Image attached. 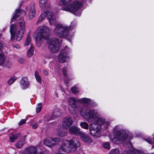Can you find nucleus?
Listing matches in <instances>:
<instances>
[{
	"mask_svg": "<svg viewBox=\"0 0 154 154\" xmlns=\"http://www.w3.org/2000/svg\"><path fill=\"white\" fill-rule=\"evenodd\" d=\"M46 17H47L50 25H55V28L54 30V33L60 38L68 39L69 36V32L71 30L70 27L62 24H56L57 21L55 16L52 12L49 11L42 12L37 22H40L42 21Z\"/></svg>",
	"mask_w": 154,
	"mask_h": 154,
	"instance_id": "1",
	"label": "nucleus"
},
{
	"mask_svg": "<svg viewBox=\"0 0 154 154\" xmlns=\"http://www.w3.org/2000/svg\"><path fill=\"white\" fill-rule=\"evenodd\" d=\"M81 115L86 120L91 122L95 121L96 123L100 126L106 123L107 125H109L110 123L106 121L102 117H100L97 111L94 109H85L82 108L80 112Z\"/></svg>",
	"mask_w": 154,
	"mask_h": 154,
	"instance_id": "2",
	"label": "nucleus"
},
{
	"mask_svg": "<svg viewBox=\"0 0 154 154\" xmlns=\"http://www.w3.org/2000/svg\"><path fill=\"white\" fill-rule=\"evenodd\" d=\"M79 145L80 143L76 138L64 140L62 142L58 152L55 154H65V152H74Z\"/></svg>",
	"mask_w": 154,
	"mask_h": 154,
	"instance_id": "3",
	"label": "nucleus"
},
{
	"mask_svg": "<svg viewBox=\"0 0 154 154\" xmlns=\"http://www.w3.org/2000/svg\"><path fill=\"white\" fill-rule=\"evenodd\" d=\"M17 26L16 24H13L10 26L11 39V41L14 39L15 34L16 35V40L18 41H20L23 36L26 27L25 22L24 20L21 18Z\"/></svg>",
	"mask_w": 154,
	"mask_h": 154,
	"instance_id": "4",
	"label": "nucleus"
},
{
	"mask_svg": "<svg viewBox=\"0 0 154 154\" xmlns=\"http://www.w3.org/2000/svg\"><path fill=\"white\" fill-rule=\"evenodd\" d=\"M132 137L129 135L125 131L123 130H120L116 131L115 134L114 140L116 142H122L126 147L131 146V143L130 141Z\"/></svg>",
	"mask_w": 154,
	"mask_h": 154,
	"instance_id": "5",
	"label": "nucleus"
},
{
	"mask_svg": "<svg viewBox=\"0 0 154 154\" xmlns=\"http://www.w3.org/2000/svg\"><path fill=\"white\" fill-rule=\"evenodd\" d=\"M35 39L37 42H40L41 40L45 38L50 32L49 28L46 26H40L39 27L37 30Z\"/></svg>",
	"mask_w": 154,
	"mask_h": 154,
	"instance_id": "6",
	"label": "nucleus"
},
{
	"mask_svg": "<svg viewBox=\"0 0 154 154\" xmlns=\"http://www.w3.org/2000/svg\"><path fill=\"white\" fill-rule=\"evenodd\" d=\"M82 3L78 1L74 2L72 4L69 5L64 7L62 8L64 11H69L75 15L79 16V14H78L79 9L81 7Z\"/></svg>",
	"mask_w": 154,
	"mask_h": 154,
	"instance_id": "7",
	"label": "nucleus"
},
{
	"mask_svg": "<svg viewBox=\"0 0 154 154\" xmlns=\"http://www.w3.org/2000/svg\"><path fill=\"white\" fill-rule=\"evenodd\" d=\"M48 48L50 51L53 53H57L59 51L60 46L58 39L56 38H52L48 41Z\"/></svg>",
	"mask_w": 154,
	"mask_h": 154,
	"instance_id": "8",
	"label": "nucleus"
},
{
	"mask_svg": "<svg viewBox=\"0 0 154 154\" xmlns=\"http://www.w3.org/2000/svg\"><path fill=\"white\" fill-rule=\"evenodd\" d=\"M101 128L95 123H91L90 125L89 130L91 135L96 137H99L101 136Z\"/></svg>",
	"mask_w": 154,
	"mask_h": 154,
	"instance_id": "9",
	"label": "nucleus"
},
{
	"mask_svg": "<svg viewBox=\"0 0 154 154\" xmlns=\"http://www.w3.org/2000/svg\"><path fill=\"white\" fill-rule=\"evenodd\" d=\"M61 140V139L60 138L56 137L52 138L49 137L44 140V143L46 146L51 147L57 145Z\"/></svg>",
	"mask_w": 154,
	"mask_h": 154,
	"instance_id": "10",
	"label": "nucleus"
},
{
	"mask_svg": "<svg viewBox=\"0 0 154 154\" xmlns=\"http://www.w3.org/2000/svg\"><path fill=\"white\" fill-rule=\"evenodd\" d=\"M67 47L65 48L64 50H62L60 53L58 58L59 61L61 63H64L69 59L68 54L69 52L67 51Z\"/></svg>",
	"mask_w": 154,
	"mask_h": 154,
	"instance_id": "11",
	"label": "nucleus"
},
{
	"mask_svg": "<svg viewBox=\"0 0 154 154\" xmlns=\"http://www.w3.org/2000/svg\"><path fill=\"white\" fill-rule=\"evenodd\" d=\"M72 119L69 117L65 118L63 120L62 126L63 128L67 129L71 126L73 123Z\"/></svg>",
	"mask_w": 154,
	"mask_h": 154,
	"instance_id": "12",
	"label": "nucleus"
},
{
	"mask_svg": "<svg viewBox=\"0 0 154 154\" xmlns=\"http://www.w3.org/2000/svg\"><path fill=\"white\" fill-rule=\"evenodd\" d=\"M23 154H37V149L35 146H30L25 149L23 151Z\"/></svg>",
	"mask_w": 154,
	"mask_h": 154,
	"instance_id": "13",
	"label": "nucleus"
},
{
	"mask_svg": "<svg viewBox=\"0 0 154 154\" xmlns=\"http://www.w3.org/2000/svg\"><path fill=\"white\" fill-rule=\"evenodd\" d=\"M77 101L73 97L70 98L69 100V109L71 112L75 111V108H76L75 102Z\"/></svg>",
	"mask_w": 154,
	"mask_h": 154,
	"instance_id": "14",
	"label": "nucleus"
},
{
	"mask_svg": "<svg viewBox=\"0 0 154 154\" xmlns=\"http://www.w3.org/2000/svg\"><path fill=\"white\" fill-rule=\"evenodd\" d=\"M68 132L71 134L79 135L81 131H80L79 129L77 127L72 126L69 128Z\"/></svg>",
	"mask_w": 154,
	"mask_h": 154,
	"instance_id": "15",
	"label": "nucleus"
},
{
	"mask_svg": "<svg viewBox=\"0 0 154 154\" xmlns=\"http://www.w3.org/2000/svg\"><path fill=\"white\" fill-rule=\"evenodd\" d=\"M79 135L80 136L81 140L85 142L88 143H91L93 142V140L91 138L81 131Z\"/></svg>",
	"mask_w": 154,
	"mask_h": 154,
	"instance_id": "16",
	"label": "nucleus"
},
{
	"mask_svg": "<svg viewBox=\"0 0 154 154\" xmlns=\"http://www.w3.org/2000/svg\"><path fill=\"white\" fill-rule=\"evenodd\" d=\"M61 113L59 112H54V113L51 116L47 115L44 118V121L45 122H48L49 121L53 119L55 117H58L60 115Z\"/></svg>",
	"mask_w": 154,
	"mask_h": 154,
	"instance_id": "17",
	"label": "nucleus"
},
{
	"mask_svg": "<svg viewBox=\"0 0 154 154\" xmlns=\"http://www.w3.org/2000/svg\"><path fill=\"white\" fill-rule=\"evenodd\" d=\"M20 85L22 89H24L27 88L29 85L28 79L26 77H23L20 80Z\"/></svg>",
	"mask_w": 154,
	"mask_h": 154,
	"instance_id": "18",
	"label": "nucleus"
},
{
	"mask_svg": "<svg viewBox=\"0 0 154 154\" xmlns=\"http://www.w3.org/2000/svg\"><path fill=\"white\" fill-rule=\"evenodd\" d=\"M36 14L35 5H33L31 6L28 14L29 18L32 19L34 17Z\"/></svg>",
	"mask_w": 154,
	"mask_h": 154,
	"instance_id": "19",
	"label": "nucleus"
},
{
	"mask_svg": "<svg viewBox=\"0 0 154 154\" xmlns=\"http://www.w3.org/2000/svg\"><path fill=\"white\" fill-rule=\"evenodd\" d=\"M16 13L13 17L11 23H12L13 22H14L15 20L17 18L19 15H21L25 14V12L23 11L20 9H17L15 11Z\"/></svg>",
	"mask_w": 154,
	"mask_h": 154,
	"instance_id": "20",
	"label": "nucleus"
},
{
	"mask_svg": "<svg viewBox=\"0 0 154 154\" xmlns=\"http://www.w3.org/2000/svg\"><path fill=\"white\" fill-rule=\"evenodd\" d=\"M21 135L20 133H18L14 135L13 134H11L10 135V140L12 142H14L15 140L20 138Z\"/></svg>",
	"mask_w": 154,
	"mask_h": 154,
	"instance_id": "21",
	"label": "nucleus"
},
{
	"mask_svg": "<svg viewBox=\"0 0 154 154\" xmlns=\"http://www.w3.org/2000/svg\"><path fill=\"white\" fill-rule=\"evenodd\" d=\"M26 137V136H23L22 137L21 140L16 143L15 146L17 148L20 149L22 147L25 143V139Z\"/></svg>",
	"mask_w": 154,
	"mask_h": 154,
	"instance_id": "22",
	"label": "nucleus"
},
{
	"mask_svg": "<svg viewBox=\"0 0 154 154\" xmlns=\"http://www.w3.org/2000/svg\"><path fill=\"white\" fill-rule=\"evenodd\" d=\"M35 76L37 81L39 83H41L42 82V79L39 74L38 72L36 71L35 73Z\"/></svg>",
	"mask_w": 154,
	"mask_h": 154,
	"instance_id": "23",
	"label": "nucleus"
},
{
	"mask_svg": "<svg viewBox=\"0 0 154 154\" xmlns=\"http://www.w3.org/2000/svg\"><path fill=\"white\" fill-rule=\"evenodd\" d=\"M33 47L32 45H31L30 46L29 49L27 51V54L28 57H31L33 55Z\"/></svg>",
	"mask_w": 154,
	"mask_h": 154,
	"instance_id": "24",
	"label": "nucleus"
},
{
	"mask_svg": "<svg viewBox=\"0 0 154 154\" xmlns=\"http://www.w3.org/2000/svg\"><path fill=\"white\" fill-rule=\"evenodd\" d=\"M78 101L80 103H88L90 102V100L87 98H82L79 99Z\"/></svg>",
	"mask_w": 154,
	"mask_h": 154,
	"instance_id": "25",
	"label": "nucleus"
},
{
	"mask_svg": "<svg viewBox=\"0 0 154 154\" xmlns=\"http://www.w3.org/2000/svg\"><path fill=\"white\" fill-rule=\"evenodd\" d=\"M47 3V0H40L39 1L40 6L41 8H43L45 7Z\"/></svg>",
	"mask_w": 154,
	"mask_h": 154,
	"instance_id": "26",
	"label": "nucleus"
},
{
	"mask_svg": "<svg viewBox=\"0 0 154 154\" xmlns=\"http://www.w3.org/2000/svg\"><path fill=\"white\" fill-rule=\"evenodd\" d=\"M137 149H133V150H127L124 151L122 154H137Z\"/></svg>",
	"mask_w": 154,
	"mask_h": 154,
	"instance_id": "27",
	"label": "nucleus"
},
{
	"mask_svg": "<svg viewBox=\"0 0 154 154\" xmlns=\"http://www.w3.org/2000/svg\"><path fill=\"white\" fill-rule=\"evenodd\" d=\"M5 60V57L2 53H0V65H2Z\"/></svg>",
	"mask_w": 154,
	"mask_h": 154,
	"instance_id": "28",
	"label": "nucleus"
},
{
	"mask_svg": "<svg viewBox=\"0 0 154 154\" xmlns=\"http://www.w3.org/2000/svg\"><path fill=\"white\" fill-rule=\"evenodd\" d=\"M80 125L82 128L86 129H88V123L85 122H82L80 123Z\"/></svg>",
	"mask_w": 154,
	"mask_h": 154,
	"instance_id": "29",
	"label": "nucleus"
},
{
	"mask_svg": "<svg viewBox=\"0 0 154 154\" xmlns=\"http://www.w3.org/2000/svg\"><path fill=\"white\" fill-rule=\"evenodd\" d=\"M102 146L105 149L109 150L110 148V144L109 142H106L103 144Z\"/></svg>",
	"mask_w": 154,
	"mask_h": 154,
	"instance_id": "30",
	"label": "nucleus"
},
{
	"mask_svg": "<svg viewBox=\"0 0 154 154\" xmlns=\"http://www.w3.org/2000/svg\"><path fill=\"white\" fill-rule=\"evenodd\" d=\"M119 151L118 149H112L109 152V154H119Z\"/></svg>",
	"mask_w": 154,
	"mask_h": 154,
	"instance_id": "31",
	"label": "nucleus"
},
{
	"mask_svg": "<svg viewBox=\"0 0 154 154\" xmlns=\"http://www.w3.org/2000/svg\"><path fill=\"white\" fill-rule=\"evenodd\" d=\"M16 79L14 77L11 78L8 81L7 83L9 85H11L16 80Z\"/></svg>",
	"mask_w": 154,
	"mask_h": 154,
	"instance_id": "32",
	"label": "nucleus"
},
{
	"mask_svg": "<svg viewBox=\"0 0 154 154\" xmlns=\"http://www.w3.org/2000/svg\"><path fill=\"white\" fill-rule=\"evenodd\" d=\"M42 103H39L38 104L36 108V111L37 113L41 111L42 109Z\"/></svg>",
	"mask_w": 154,
	"mask_h": 154,
	"instance_id": "33",
	"label": "nucleus"
},
{
	"mask_svg": "<svg viewBox=\"0 0 154 154\" xmlns=\"http://www.w3.org/2000/svg\"><path fill=\"white\" fill-rule=\"evenodd\" d=\"M66 134L65 132L61 131H59L57 133V135L58 136L60 137H64L66 135Z\"/></svg>",
	"mask_w": 154,
	"mask_h": 154,
	"instance_id": "34",
	"label": "nucleus"
},
{
	"mask_svg": "<svg viewBox=\"0 0 154 154\" xmlns=\"http://www.w3.org/2000/svg\"><path fill=\"white\" fill-rule=\"evenodd\" d=\"M31 38L29 36H28L26 41L24 44L25 46H27L30 44Z\"/></svg>",
	"mask_w": 154,
	"mask_h": 154,
	"instance_id": "35",
	"label": "nucleus"
},
{
	"mask_svg": "<svg viewBox=\"0 0 154 154\" xmlns=\"http://www.w3.org/2000/svg\"><path fill=\"white\" fill-rule=\"evenodd\" d=\"M62 71L63 72V75L65 77H67V74L66 73L67 72V69L66 68H63L62 69Z\"/></svg>",
	"mask_w": 154,
	"mask_h": 154,
	"instance_id": "36",
	"label": "nucleus"
},
{
	"mask_svg": "<svg viewBox=\"0 0 154 154\" xmlns=\"http://www.w3.org/2000/svg\"><path fill=\"white\" fill-rule=\"evenodd\" d=\"M72 91L74 93H76L78 92L79 91L78 90L77 88L75 87L72 88H71Z\"/></svg>",
	"mask_w": 154,
	"mask_h": 154,
	"instance_id": "37",
	"label": "nucleus"
},
{
	"mask_svg": "<svg viewBox=\"0 0 154 154\" xmlns=\"http://www.w3.org/2000/svg\"><path fill=\"white\" fill-rule=\"evenodd\" d=\"M24 59L23 58L21 57L18 59V61L20 63H22L24 62Z\"/></svg>",
	"mask_w": 154,
	"mask_h": 154,
	"instance_id": "38",
	"label": "nucleus"
},
{
	"mask_svg": "<svg viewBox=\"0 0 154 154\" xmlns=\"http://www.w3.org/2000/svg\"><path fill=\"white\" fill-rule=\"evenodd\" d=\"M71 0H61L63 5H66Z\"/></svg>",
	"mask_w": 154,
	"mask_h": 154,
	"instance_id": "39",
	"label": "nucleus"
},
{
	"mask_svg": "<svg viewBox=\"0 0 154 154\" xmlns=\"http://www.w3.org/2000/svg\"><path fill=\"white\" fill-rule=\"evenodd\" d=\"M26 120L25 119H21L20 121V122L19 123V125H21L24 123H25L26 122Z\"/></svg>",
	"mask_w": 154,
	"mask_h": 154,
	"instance_id": "40",
	"label": "nucleus"
},
{
	"mask_svg": "<svg viewBox=\"0 0 154 154\" xmlns=\"http://www.w3.org/2000/svg\"><path fill=\"white\" fill-rule=\"evenodd\" d=\"M38 122H36L35 124H33L32 126V128L33 129H35L38 127Z\"/></svg>",
	"mask_w": 154,
	"mask_h": 154,
	"instance_id": "41",
	"label": "nucleus"
},
{
	"mask_svg": "<svg viewBox=\"0 0 154 154\" xmlns=\"http://www.w3.org/2000/svg\"><path fill=\"white\" fill-rule=\"evenodd\" d=\"M13 47L17 48L19 49L20 48V46L18 45H13Z\"/></svg>",
	"mask_w": 154,
	"mask_h": 154,
	"instance_id": "42",
	"label": "nucleus"
},
{
	"mask_svg": "<svg viewBox=\"0 0 154 154\" xmlns=\"http://www.w3.org/2000/svg\"><path fill=\"white\" fill-rule=\"evenodd\" d=\"M43 72L44 74L46 75H47L48 74V71L46 70H43Z\"/></svg>",
	"mask_w": 154,
	"mask_h": 154,
	"instance_id": "43",
	"label": "nucleus"
},
{
	"mask_svg": "<svg viewBox=\"0 0 154 154\" xmlns=\"http://www.w3.org/2000/svg\"><path fill=\"white\" fill-rule=\"evenodd\" d=\"M137 151L136 152V154L137 153L138 154H145L144 152L142 151L138 150H137Z\"/></svg>",
	"mask_w": 154,
	"mask_h": 154,
	"instance_id": "44",
	"label": "nucleus"
},
{
	"mask_svg": "<svg viewBox=\"0 0 154 154\" xmlns=\"http://www.w3.org/2000/svg\"><path fill=\"white\" fill-rule=\"evenodd\" d=\"M146 141L150 144H151L152 143V141L151 140L147 139L146 140Z\"/></svg>",
	"mask_w": 154,
	"mask_h": 154,
	"instance_id": "45",
	"label": "nucleus"
},
{
	"mask_svg": "<svg viewBox=\"0 0 154 154\" xmlns=\"http://www.w3.org/2000/svg\"><path fill=\"white\" fill-rule=\"evenodd\" d=\"M7 65H6L5 66L8 67H10V63L9 62H7Z\"/></svg>",
	"mask_w": 154,
	"mask_h": 154,
	"instance_id": "46",
	"label": "nucleus"
},
{
	"mask_svg": "<svg viewBox=\"0 0 154 154\" xmlns=\"http://www.w3.org/2000/svg\"><path fill=\"white\" fill-rule=\"evenodd\" d=\"M118 127V126H116L114 128V130H116L117 129V128Z\"/></svg>",
	"mask_w": 154,
	"mask_h": 154,
	"instance_id": "47",
	"label": "nucleus"
},
{
	"mask_svg": "<svg viewBox=\"0 0 154 154\" xmlns=\"http://www.w3.org/2000/svg\"><path fill=\"white\" fill-rule=\"evenodd\" d=\"M65 82L66 84H67L68 82V80H65L64 81Z\"/></svg>",
	"mask_w": 154,
	"mask_h": 154,
	"instance_id": "48",
	"label": "nucleus"
},
{
	"mask_svg": "<svg viewBox=\"0 0 154 154\" xmlns=\"http://www.w3.org/2000/svg\"><path fill=\"white\" fill-rule=\"evenodd\" d=\"M42 122V121L41 120H40L37 122H39V123H41Z\"/></svg>",
	"mask_w": 154,
	"mask_h": 154,
	"instance_id": "49",
	"label": "nucleus"
},
{
	"mask_svg": "<svg viewBox=\"0 0 154 154\" xmlns=\"http://www.w3.org/2000/svg\"><path fill=\"white\" fill-rule=\"evenodd\" d=\"M2 45L1 43H0V49L2 48Z\"/></svg>",
	"mask_w": 154,
	"mask_h": 154,
	"instance_id": "50",
	"label": "nucleus"
},
{
	"mask_svg": "<svg viewBox=\"0 0 154 154\" xmlns=\"http://www.w3.org/2000/svg\"><path fill=\"white\" fill-rule=\"evenodd\" d=\"M73 23V22H72V23H71V25H72V23Z\"/></svg>",
	"mask_w": 154,
	"mask_h": 154,
	"instance_id": "51",
	"label": "nucleus"
},
{
	"mask_svg": "<svg viewBox=\"0 0 154 154\" xmlns=\"http://www.w3.org/2000/svg\"><path fill=\"white\" fill-rule=\"evenodd\" d=\"M153 140H154V137H153Z\"/></svg>",
	"mask_w": 154,
	"mask_h": 154,
	"instance_id": "52",
	"label": "nucleus"
}]
</instances>
